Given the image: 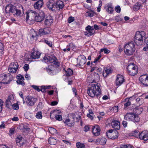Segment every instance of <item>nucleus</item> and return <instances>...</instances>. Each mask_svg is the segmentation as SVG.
<instances>
[{"mask_svg": "<svg viewBox=\"0 0 148 148\" xmlns=\"http://www.w3.org/2000/svg\"><path fill=\"white\" fill-rule=\"evenodd\" d=\"M92 130V133L94 135L97 136L100 134V129L98 126L96 125L93 127Z\"/></svg>", "mask_w": 148, "mask_h": 148, "instance_id": "obj_23", "label": "nucleus"}, {"mask_svg": "<svg viewBox=\"0 0 148 148\" xmlns=\"http://www.w3.org/2000/svg\"><path fill=\"white\" fill-rule=\"evenodd\" d=\"M133 134V136L135 137H139V135L140 133L139 131L138 130H135L134 131V133Z\"/></svg>", "mask_w": 148, "mask_h": 148, "instance_id": "obj_47", "label": "nucleus"}, {"mask_svg": "<svg viewBox=\"0 0 148 148\" xmlns=\"http://www.w3.org/2000/svg\"><path fill=\"white\" fill-rule=\"evenodd\" d=\"M78 63L79 66H83L86 62V58L85 56L80 55L77 59Z\"/></svg>", "mask_w": 148, "mask_h": 148, "instance_id": "obj_17", "label": "nucleus"}, {"mask_svg": "<svg viewBox=\"0 0 148 148\" xmlns=\"http://www.w3.org/2000/svg\"><path fill=\"white\" fill-rule=\"evenodd\" d=\"M45 31V34H47L51 33V29L49 27H47L44 28Z\"/></svg>", "mask_w": 148, "mask_h": 148, "instance_id": "obj_43", "label": "nucleus"}, {"mask_svg": "<svg viewBox=\"0 0 148 148\" xmlns=\"http://www.w3.org/2000/svg\"><path fill=\"white\" fill-rule=\"evenodd\" d=\"M97 140L99 141V144L101 145H105L107 141L106 139L104 138H102L101 139H98Z\"/></svg>", "mask_w": 148, "mask_h": 148, "instance_id": "obj_36", "label": "nucleus"}, {"mask_svg": "<svg viewBox=\"0 0 148 148\" xmlns=\"http://www.w3.org/2000/svg\"><path fill=\"white\" fill-rule=\"evenodd\" d=\"M64 122L69 126L71 127L74 125L75 121L74 120L71 118L70 119H66Z\"/></svg>", "mask_w": 148, "mask_h": 148, "instance_id": "obj_28", "label": "nucleus"}, {"mask_svg": "<svg viewBox=\"0 0 148 148\" xmlns=\"http://www.w3.org/2000/svg\"><path fill=\"white\" fill-rule=\"evenodd\" d=\"M4 45L3 44L0 42V56L2 55L3 53Z\"/></svg>", "mask_w": 148, "mask_h": 148, "instance_id": "obj_42", "label": "nucleus"}, {"mask_svg": "<svg viewBox=\"0 0 148 148\" xmlns=\"http://www.w3.org/2000/svg\"><path fill=\"white\" fill-rule=\"evenodd\" d=\"M86 30H90L91 31L94 30V28L90 25H88L86 27Z\"/></svg>", "mask_w": 148, "mask_h": 148, "instance_id": "obj_55", "label": "nucleus"}, {"mask_svg": "<svg viewBox=\"0 0 148 148\" xmlns=\"http://www.w3.org/2000/svg\"><path fill=\"white\" fill-rule=\"evenodd\" d=\"M76 146L77 148H84L85 147L84 144L81 143L79 142L76 143Z\"/></svg>", "mask_w": 148, "mask_h": 148, "instance_id": "obj_41", "label": "nucleus"}, {"mask_svg": "<svg viewBox=\"0 0 148 148\" xmlns=\"http://www.w3.org/2000/svg\"><path fill=\"white\" fill-rule=\"evenodd\" d=\"M56 9L60 10V9H62L64 7V5L62 1H59L56 3Z\"/></svg>", "mask_w": 148, "mask_h": 148, "instance_id": "obj_30", "label": "nucleus"}, {"mask_svg": "<svg viewBox=\"0 0 148 148\" xmlns=\"http://www.w3.org/2000/svg\"><path fill=\"white\" fill-rule=\"evenodd\" d=\"M140 3L139 2H137L133 7V10L136 11L138 10L141 7Z\"/></svg>", "mask_w": 148, "mask_h": 148, "instance_id": "obj_35", "label": "nucleus"}, {"mask_svg": "<svg viewBox=\"0 0 148 148\" xmlns=\"http://www.w3.org/2000/svg\"><path fill=\"white\" fill-rule=\"evenodd\" d=\"M45 16V14L43 11H41L38 14L36 13L35 21L37 22H41L44 20Z\"/></svg>", "mask_w": 148, "mask_h": 148, "instance_id": "obj_15", "label": "nucleus"}, {"mask_svg": "<svg viewBox=\"0 0 148 148\" xmlns=\"http://www.w3.org/2000/svg\"><path fill=\"white\" fill-rule=\"evenodd\" d=\"M139 79L143 84L148 86V76L146 75H142L140 77Z\"/></svg>", "mask_w": 148, "mask_h": 148, "instance_id": "obj_14", "label": "nucleus"}, {"mask_svg": "<svg viewBox=\"0 0 148 148\" xmlns=\"http://www.w3.org/2000/svg\"><path fill=\"white\" fill-rule=\"evenodd\" d=\"M128 73L130 75L134 76L138 73L137 66L133 63H130L127 67Z\"/></svg>", "mask_w": 148, "mask_h": 148, "instance_id": "obj_5", "label": "nucleus"}, {"mask_svg": "<svg viewBox=\"0 0 148 148\" xmlns=\"http://www.w3.org/2000/svg\"><path fill=\"white\" fill-rule=\"evenodd\" d=\"M67 47H68V48H70V49H73L76 48L75 45L72 42L69 44L67 45Z\"/></svg>", "mask_w": 148, "mask_h": 148, "instance_id": "obj_44", "label": "nucleus"}, {"mask_svg": "<svg viewBox=\"0 0 148 148\" xmlns=\"http://www.w3.org/2000/svg\"><path fill=\"white\" fill-rule=\"evenodd\" d=\"M130 104L131 103L130 101L129 100H128L124 104L125 108H126L128 106H129L130 105Z\"/></svg>", "mask_w": 148, "mask_h": 148, "instance_id": "obj_57", "label": "nucleus"}, {"mask_svg": "<svg viewBox=\"0 0 148 148\" xmlns=\"http://www.w3.org/2000/svg\"><path fill=\"white\" fill-rule=\"evenodd\" d=\"M44 42L47 44L50 47H51L52 46V42L48 41L45 40H44Z\"/></svg>", "mask_w": 148, "mask_h": 148, "instance_id": "obj_51", "label": "nucleus"}, {"mask_svg": "<svg viewBox=\"0 0 148 148\" xmlns=\"http://www.w3.org/2000/svg\"><path fill=\"white\" fill-rule=\"evenodd\" d=\"M24 13V10L23 7L21 5H20L18 9H16L15 14L16 16H21Z\"/></svg>", "mask_w": 148, "mask_h": 148, "instance_id": "obj_24", "label": "nucleus"}, {"mask_svg": "<svg viewBox=\"0 0 148 148\" xmlns=\"http://www.w3.org/2000/svg\"><path fill=\"white\" fill-rule=\"evenodd\" d=\"M74 18L71 16L69 18L68 20V22L69 23H70L73 22L74 20Z\"/></svg>", "mask_w": 148, "mask_h": 148, "instance_id": "obj_56", "label": "nucleus"}, {"mask_svg": "<svg viewBox=\"0 0 148 148\" xmlns=\"http://www.w3.org/2000/svg\"><path fill=\"white\" fill-rule=\"evenodd\" d=\"M43 60L45 62L49 64V62L53 63V64L58 66V63L57 62V59L54 56H51L45 57L44 58Z\"/></svg>", "mask_w": 148, "mask_h": 148, "instance_id": "obj_7", "label": "nucleus"}, {"mask_svg": "<svg viewBox=\"0 0 148 148\" xmlns=\"http://www.w3.org/2000/svg\"><path fill=\"white\" fill-rule=\"evenodd\" d=\"M111 125L113 128L117 130H119L120 128V125L119 122L116 120L113 119L111 122Z\"/></svg>", "mask_w": 148, "mask_h": 148, "instance_id": "obj_21", "label": "nucleus"}, {"mask_svg": "<svg viewBox=\"0 0 148 148\" xmlns=\"http://www.w3.org/2000/svg\"><path fill=\"white\" fill-rule=\"evenodd\" d=\"M26 21L29 24L34 23L35 20L36 12L32 10H29L26 12Z\"/></svg>", "mask_w": 148, "mask_h": 148, "instance_id": "obj_4", "label": "nucleus"}, {"mask_svg": "<svg viewBox=\"0 0 148 148\" xmlns=\"http://www.w3.org/2000/svg\"><path fill=\"white\" fill-rule=\"evenodd\" d=\"M43 5V0H39L34 4V7L35 9H40Z\"/></svg>", "mask_w": 148, "mask_h": 148, "instance_id": "obj_26", "label": "nucleus"}, {"mask_svg": "<svg viewBox=\"0 0 148 148\" xmlns=\"http://www.w3.org/2000/svg\"><path fill=\"white\" fill-rule=\"evenodd\" d=\"M88 16L90 17H92L95 14V12L93 11H90L89 12H88Z\"/></svg>", "mask_w": 148, "mask_h": 148, "instance_id": "obj_61", "label": "nucleus"}, {"mask_svg": "<svg viewBox=\"0 0 148 148\" xmlns=\"http://www.w3.org/2000/svg\"><path fill=\"white\" fill-rule=\"evenodd\" d=\"M134 110L136 112V113L137 114H140L141 112V109L139 108H135Z\"/></svg>", "mask_w": 148, "mask_h": 148, "instance_id": "obj_48", "label": "nucleus"}, {"mask_svg": "<svg viewBox=\"0 0 148 148\" xmlns=\"http://www.w3.org/2000/svg\"><path fill=\"white\" fill-rule=\"evenodd\" d=\"M125 120L133 121L134 123L138 122L140 119L138 115L134 113H127L124 116Z\"/></svg>", "mask_w": 148, "mask_h": 148, "instance_id": "obj_6", "label": "nucleus"}, {"mask_svg": "<svg viewBox=\"0 0 148 148\" xmlns=\"http://www.w3.org/2000/svg\"><path fill=\"white\" fill-rule=\"evenodd\" d=\"M3 105V101L0 99V112L2 110V106Z\"/></svg>", "mask_w": 148, "mask_h": 148, "instance_id": "obj_62", "label": "nucleus"}, {"mask_svg": "<svg viewBox=\"0 0 148 148\" xmlns=\"http://www.w3.org/2000/svg\"><path fill=\"white\" fill-rule=\"evenodd\" d=\"M87 93L88 95L92 97L95 95L98 96L101 93V90L97 84H92L91 86L88 88Z\"/></svg>", "mask_w": 148, "mask_h": 148, "instance_id": "obj_1", "label": "nucleus"}, {"mask_svg": "<svg viewBox=\"0 0 148 148\" xmlns=\"http://www.w3.org/2000/svg\"><path fill=\"white\" fill-rule=\"evenodd\" d=\"M112 72V70L110 67L105 68L103 71V75L105 77H106Z\"/></svg>", "mask_w": 148, "mask_h": 148, "instance_id": "obj_22", "label": "nucleus"}, {"mask_svg": "<svg viewBox=\"0 0 148 148\" xmlns=\"http://www.w3.org/2000/svg\"><path fill=\"white\" fill-rule=\"evenodd\" d=\"M66 73L65 75L66 76H69L72 75L73 73V71L70 69H68L66 71Z\"/></svg>", "mask_w": 148, "mask_h": 148, "instance_id": "obj_37", "label": "nucleus"}, {"mask_svg": "<svg viewBox=\"0 0 148 148\" xmlns=\"http://www.w3.org/2000/svg\"><path fill=\"white\" fill-rule=\"evenodd\" d=\"M145 33L144 31H138L136 32L134 38V41L138 46L142 45L143 39L145 38Z\"/></svg>", "mask_w": 148, "mask_h": 148, "instance_id": "obj_3", "label": "nucleus"}, {"mask_svg": "<svg viewBox=\"0 0 148 148\" xmlns=\"http://www.w3.org/2000/svg\"><path fill=\"white\" fill-rule=\"evenodd\" d=\"M16 142L17 145L21 147L24 144L23 139L21 137H18L16 138Z\"/></svg>", "mask_w": 148, "mask_h": 148, "instance_id": "obj_27", "label": "nucleus"}, {"mask_svg": "<svg viewBox=\"0 0 148 148\" xmlns=\"http://www.w3.org/2000/svg\"><path fill=\"white\" fill-rule=\"evenodd\" d=\"M145 42L147 46L144 47L143 50L145 51H148V37L145 38Z\"/></svg>", "mask_w": 148, "mask_h": 148, "instance_id": "obj_40", "label": "nucleus"}, {"mask_svg": "<svg viewBox=\"0 0 148 148\" xmlns=\"http://www.w3.org/2000/svg\"><path fill=\"white\" fill-rule=\"evenodd\" d=\"M47 7L50 10L54 11L56 9V3L53 0H49L47 3Z\"/></svg>", "mask_w": 148, "mask_h": 148, "instance_id": "obj_13", "label": "nucleus"}, {"mask_svg": "<svg viewBox=\"0 0 148 148\" xmlns=\"http://www.w3.org/2000/svg\"><path fill=\"white\" fill-rule=\"evenodd\" d=\"M48 142L51 145H55L57 143L56 140L53 137H50L49 138Z\"/></svg>", "mask_w": 148, "mask_h": 148, "instance_id": "obj_32", "label": "nucleus"}, {"mask_svg": "<svg viewBox=\"0 0 148 148\" xmlns=\"http://www.w3.org/2000/svg\"><path fill=\"white\" fill-rule=\"evenodd\" d=\"M106 11L109 14H112L113 13V8L111 4H108L107 5V7L105 8Z\"/></svg>", "mask_w": 148, "mask_h": 148, "instance_id": "obj_31", "label": "nucleus"}, {"mask_svg": "<svg viewBox=\"0 0 148 148\" xmlns=\"http://www.w3.org/2000/svg\"><path fill=\"white\" fill-rule=\"evenodd\" d=\"M24 70L27 71L29 68V65L27 64H25L23 66Z\"/></svg>", "mask_w": 148, "mask_h": 148, "instance_id": "obj_53", "label": "nucleus"}, {"mask_svg": "<svg viewBox=\"0 0 148 148\" xmlns=\"http://www.w3.org/2000/svg\"><path fill=\"white\" fill-rule=\"evenodd\" d=\"M14 98L11 95H9L6 100L5 101L6 106V107L10 108L11 106H12V103H14Z\"/></svg>", "mask_w": 148, "mask_h": 148, "instance_id": "obj_16", "label": "nucleus"}, {"mask_svg": "<svg viewBox=\"0 0 148 148\" xmlns=\"http://www.w3.org/2000/svg\"><path fill=\"white\" fill-rule=\"evenodd\" d=\"M104 51L105 53H109L110 51L108 50L106 48H104L103 49H101L100 52H102Z\"/></svg>", "mask_w": 148, "mask_h": 148, "instance_id": "obj_49", "label": "nucleus"}, {"mask_svg": "<svg viewBox=\"0 0 148 148\" xmlns=\"http://www.w3.org/2000/svg\"><path fill=\"white\" fill-rule=\"evenodd\" d=\"M18 65L17 62L11 63L9 66V71L12 73H15L18 69Z\"/></svg>", "mask_w": 148, "mask_h": 148, "instance_id": "obj_9", "label": "nucleus"}, {"mask_svg": "<svg viewBox=\"0 0 148 148\" xmlns=\"http://www.w3.org/2000/svg\"><path fill=\"white\" fill-rule=\"evenodd\" d=\"M115 10L116 12L118 13H120L121 12V9L120 6H117L116 7Z\"/></svg>", "mask_w": 148, "mask_h": 148, "instance_id": "obj_54", "label": "nucleus"}, {"mask_svg": "<svg viewBox=\"0 0 148 148\" xmlns=\"http://www.w3.org/2000/svg\"><path fill=\"white\" fill-rule=\"evenodd\" d=\"M116 86H120L121 85L124 81L123 76L121 75H118L116 76Z\"/></svg>", "mask_w": 148, "mask_h": 148, "instance_id": "obj_18", "label": "nucleus"}, {"mask_svg": "<svg viewBox=\"0 0 148 148\" xmlns=\"http://www.w3.org/2000/svg\"><path fill=\"white\" fill-rule=\"evenodd\" d=\"M17 78L18 80L16 82L18 84H21L22 86H24L25 85L24 77L23 76L21 75H18L17 76Z\"/></svg>", "mask_w": 148, "mask_h": 148, "instance_id": "obj_25", "label": "nucleus"}, {"mask_svg": "<svg viewBox=\"0 0 148 148\" xmlns=\"http://www.w3.org/2000/svg\"><path fill=\"white\" fill-rule=\"evenodd\" d=\"M95 32L94 30L92 31L90 30H86V31L84 32V35L88 37L92 35Z\"/></svg>", "mask_w": 148, "mask_h": 148, "instance_id": "obj_34", "label": "nucleus"}, {"mask_svg": "<svg viewBox=\"0 0 148 148\" xmlns=\"http://www.w3.org/2000/svg\"><path fill=\"white\" fill-rule=\"evenodd\" d=\"M36 117L38 119H41L42 118L41 112H39L37 113L36 115Z\"/></svg>", "mask_w": 148, "mask_h": 148, "instance_id": "obj_46", "label": "nucleus"}, {"mask_svg": "<svg viewBox=\"0 0 148 148\" xmlns=\"http://www.w3.org/2000/svg\"><path fill=\"white\" fill-rule=\"evenodd\" d=\"M93 77L94 79L93 80V82H96L99 80V76L98 73H94L93 75Z\"/></svg>", "mask_w": 148, "mask_h": 148, "instance_id": "obj_33", "label": "nucleus"}, {"mask_svg": "<svg viewBox=\"0 0 148 148\" xmlns=\"http://www.w3.org/2000/svg\"><path fill=\"white\" fill-rule=\"evenodd\" d=\"M49 132L52 134H54L57 133L56 130L53 128L50 127L48 128Z\"/></svg>", "mask_w": 148, "mask_h": 148, "instance_id": "obj_38", "label": "nucleus"}, {"mask_svg": "<svg viewBox=\"0 0 148 148\" xmlns=\"http://www.w3.org/2000/svg\"><path fill=\"white\" fill-rule=\"evenodd\" d=\"M12 108L15 110H17L19 108L18 106L16 104L14 103L12 104Z\"/></svg>", "mask_w": 148, "mask_h": 148, "instance_id": "obj_50", "label": "nucleus"}, {"mask_svg": "<svg viewBox=\"0 0 148 148\" xmlns=\"http://www.w3.org/2000/svg\"><path fill=\"white\" fill-rule=\"evenodd\" d=\"M23 129L24 131H28L29 130V127L27 125H24L23 126Z\"/></svg>", "mask_w": 148, "mask_h": 148, "instance_id": "obj_59", "label": "nucleus"}, {"mask_svg": "<svg viewBox=\"0 0 148 148\" xmlns=\"http://www.w3.org/2000/svg\"><path fill=\"white\" fill-rule=\"evenodd\" d=\"M71 118L74 120L76 122L79 121L81 118V113L80 112H77L71 115Z\"/></svg>", "mask_w": 148, "mask_h": 148, "instance_id": "obj_20", "label": "nucleus"}, {"mask_svg": "<svg viewBox=\"0 0 148 148\" xmlns=\"http://www.w3.org/2000/svg\"><path fill=\"white\" fill-rule=\"evenodd\" d=\"M127 123L126 121H123L122 122V125L124 127H127Z\"/></svg>", "mask_w": 148, "mask_h": 148, "instance_id": "obj_64", "label": "nucleus"}, {"mask_svg": "<svg viewBox=\"0 0 148 148\" xmlns=\"http://www.w3.org/2000/svg\"><path fill=\"white\" fill-rule=\"evenodd\" d=\"M46 89L45 86H42L41 87V90L42 92H45Z\"/></svg>", "mask_w": 148, "mask_h": 148, "instance_id": "obj_60", "label": "nucleus"}, {"mask_svg": "<svg viewBox=\"0 0 148 148\" xmlns=\"http://www.w3.org/2000/svg\"><path fill=\"white\" fill-rule=\"evenodd\" d=\"M38 34H39L42 35H46L44 29L41 28L39 30Z\"/></svg>", "mask_w": 148, "mask_h": 148, "instance_id": "obj_45", "label": "nucleus"}, {"mask_svg": "<svg viewBox=\"0 0 148 148\" xmlns=\"http://www.w3.org/2000/svg\"><path fill=\"white\" fill-rule=\"evenodd\" d=\"M25 100L27 105L30 106L34 105L37 101L36 99L31 96H27Z\"/></svg>", "mask_w": 148, "mask_h": 148, "instance_id": "obj_12", "label": "nucleus"}, {"mask_svg": "<svg viewBox=\"0 0 148 148\" xmlns=\"http://www.w3.org/2000/svg\"><path fill=\"white\" fill-rule=\"evenodd\" d=\"M16 8L11 4L8 5L5 9V12L6 13H15Z\"/></svg>", "mask_w": 148, "mask_h": 148, "instance_id": "obj_11", "label": "nucleus"}, {"mask_svg": "<svg viewBox=\"0 0 148 148\" xmlns=\"http://www.w3.org/2000/svg\"><path fill=\"white\" fill-rule=\"evenodd\" d=\"M40 54L37 51H34L30 55V57L32 59H38L40 58Z\"/></svg>", "mask_w": 148, "mask_h": 148, "instance_id": "obj_29", "label": "nucleus"}, {"mask_svg": "<svg viewBox=\"0 0 148 148\" xmlns=\"http://www.w3.org/2000/svg\"><path fill=\"white\" fill-rule=\"evenodd\" d=\"M32 86L33 88L37 90L39 92L40 91V89L38 86L35 85H32Z\"/></svg>", "mask_w": 148, "mask_h": 148, "instance_id": "obj_58", "label": "nucleus"}, {"mask_svg": "<svg viewBox=\"0 0 148 148\" xmlns=\"http://www.w3.org/2000/svg\"><path fill=\"white\" fill-rule=\"evenodd\" d=\"M139 138L144 141H147L148 142V132L146 131L142 132L140 134Z\"/></svg>", "mask_w": 148, "mask_h": 148, "instance_id": "obj_19", "label": "nucleus"}, {"mask_svg": "<svg viewBox=\"0 0 148 148\" xmlns=\"http://www.w3.org/2000/svg\"><path fill=\"white\" fill-rule=\"evenodd\" d=\"M106 135L108 138L113 140L118 138V132L116 131L111 130L107 131Z\"/></svg>", "mask_w": 148, "mask_h": 148, "instance_id": "obj_8", "label": "nucleus"}, {"mask_svg": "<svg viewBox=\"0 0 148 148\" xmlns=\"http://www.w3.org/2000/svg\"><path fill=\"white\" fill-rule=\"evenodd\" d=\"M53 23V20L51 19H47L45 21V24L47 25H50Z\"/></svg>", "mask_w": 148, "mask_h": 148, "instance_id": "obj_39", "label": "nucleus"}, {"mask_svg": "<svg viewBox=\"0 0 148 148\" xmlns=\"http://www.w3.org/2000/svg\"><path fill=\"white\" fill-rule=\"evenodd\" d=\"M10 77L9 76H7L5 74H3L0 75V83L5 84H8L12 80L11 79H10Z\"/></svg>", "mask_w": 148, "mask_h": 148, "instance_id": "obj_10", "label": "nucleus"}, {"mask_svg": "<svg viewBox=\"0 0 148 148\" xmlns=\"http://www.w3.org/2000/svg\"><path fill=\"white\" fill-rule=\"evenodd\" d=\"M15 131V130L14 128H11L10 129L9 132L11 135H12L14 134Z\"/></svg>", "mask_w": 148, "mask_h": 148, "instance_id": "obj_63", "label": "nucleus"}, {"mask_svg": "<svg viewBox=\"0 0 148 148\" xmlns=\"http://www.w3.org/2000/svg\"><path fill=\"white\" fill-rule=\"evenodd\" d=\"M135 49V45L133 41L127 43L124 46V50L125 53L127 56L132 55Z\"/></svg>", "mask_w": 148, "mask_h": 148, "instance_id": "obj_2", "label": "nucleus"}, {"mask_svg": "<svg viewBox=\"0 0 148 148\" xmlns=\"http://www.w3.org/2000/svg\"><path fill=\"white\" fill-rule=\"evenodd\" d=\"M55 117L56 119L57 120L60 121L62 120V116L61 115H56L55 116Z\"/></svg>", "mask_w": 148, "mask_h": 148, "instance_id": "obj_52", "label": "nucleus"}]
</instances>
